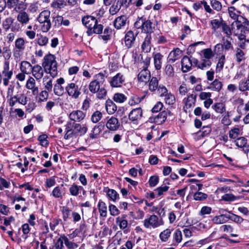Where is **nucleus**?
Segmentation results:
<instances>
[{
	"label": "nucleus",
	"instance_id": "nucleus-1",
	"mask_svg": "<svg viewBox=\"0 0 249 249\" xmlns=\"http://www.w3.org/2000/svg\"><path fill=\"white\" fill-rule=\"evenodd\" d=\"M89 85V89L92 93H96L97 97L99 99L104 98L107 95V91L103 87L105 82V75L101 72L96 74Z\"/></svg>",
	"mask_w": 249,
	"mask_h": 249
},
{
	"label": "nucleus",
	"instance_id": "nucleus-2",
	"mask_svg": "<svg viewBox=\"0 0 249 249\" xmlns=\"http://www.w3.org/2000/svg\"><path fill=\"white\" fill-rule=\"evenodd\" d=\"M42 66L46 73L50 74L53 78L57 75V63L54 55L51 53L46 55L43 59Z\"/></svg>",
	"mask_w": 249,
	"mask_h": 249
},
{
	"label": "nucleus",
	"instance_id": "nucleus-3",
	"mask_svg": "<svg viewBox=\"0 0 249 249\" xmlns=\"http://www.w3.org/2000/svg\"><path fill=\"white\" fill-rule=\"evenodd\" d=\"M134 27L138 29H141L142 32L149 35L154 32L155 28V24L151 20L143 17H139L137 19L134 23Z\"/></svg>",
	"mask_w": 249,
	"mask_h": 249
},
{
	"label": "nucleus",
	"instance_id": "nucleus-4",
	"mask_svg": "<svg viewBox=\"0 0 249 249\" xmlns=\"http://www.w3.org/2000/svg\"><path fill=\"white\" fill-rule=\"evenodd\" d=\"M50 14V11L49 10H44L39 14L37 18V20L40 24L41 30L44 33L49 31L51 27Z\"/></svg>",
	"mask_w": 249,
	"mask_h": 249
},
{
	"label": "nucleus",
	"instance_id": "nucleus-5",
	"mask_svg": "<svg viewBox=\"0 0 249 249\" xmlns=\"http://www.w3.org/2000/svg\"><path fill=\"white\" fill-rule=\"evenodd\" d=\"M25 41L23 37L17 38L15 41V45L13 50V56L16 61L20 60L25 49Z\"/></svg>",
	"mask_w": 249,
	"mask_h": 249
},
{
	"label": "nucleus",
	"instance_id": "nucleus-6",
	"mask_svg": "<svg viewBox=\"0 0 249 249\" xmlns=\"http://www.w3.org/2000/svg\"><path fill=\"white\" fill-rule=\"evenodd\" d=\"M143 223V226L147 229H155L164 224L162 218L158 217L155 214L151 215L145 218Z\"/></svg>",
	"mask_w": 249,
	"mask_h": 249
},
{
	"label": "nucleus",
	"instance_id": "nucleus-7",
	"mask_svg": "<svg viewBox=\"0 0 249 249\" xmlns=\"http://www.w3.org/2000/svg\"><path fill=\"white\" fill-rule=\"evenodd\" d=\"M13 74V71L10 70V63L4 62L1 75L4 86L6 87L8 85L9 80L12 78Z\"/></svg>",
	"mask_w": 249,
	"mask_h": 249
},
{
	"label": "nucleus",
	"instance_id": "nucleus-8",
	"mask_svg": "<svg viewBox=\"0 0 249 249\" xmlns=\"http://www.w3.org/2000/svg\"><path fill=\"white\" fill-rule=\"evenodd\" d=\"M65 89L68 95L75 99H77L81 93V87L74 83L68 84L65 87Z\"/></svg>",
	"mask_w": 249,
	"mask_h": 249
},
{
	"label": "nucleus",
	"instance_id": "nucleus-9",
	"mask_svg": "<svg viewBox=\"0 0 249 249\" xmlns=\"http://www.w3.org/2000/svg\"><path fill=\"white\" fill-rule=\"evenodd\" d=\"M125 82V77L121 72H118L109 81V83L112 88H120Z\"/></svg>",
	"mask_w": 249,
	"mask_h": 249
},
{
	"label": "nucleus",
	"instance_id": "nucleus-10",
	"mask_svg": "<svg viewBox=\"0 0 249 249\" xmlns=\"http://www.w3.org/2000/svg\"><path fill=\"white\" fill-rule=\"evenodd\" d=\"M142 114L141 107L133 109L128 114V119L133 124H138L142 117Z\"/></svg>",
	"mask_w": 249,
	"mask_h": 249
},
{
	"label": "nucleus",
	"instance_id": "nucleus-11",
	"mask_svg": "<svg viewBox=\"0 0 249 249\" xmlns=\"http://www.w3.org/2000/svg\"><path fill=\"white\" fill-rule=\"evenodd\" d=\"M69 118L74 122H81L86 117V113L80 110H74L69 114Z\"/></svg>",
	"mask_w": 249,
	"mask_h": 249
},
{
	"label": "nucleus",
	"instance_id": "nucleus-12",
	"mask_svg": "<svg viewBox=\"0 0 249 249\" xmlns=\"http://www.w3.org/2000/svg\"><path fill=\"white\" fill-rule=\"evenodd\" d=\"M106 126L109 130L115 131L119 128L120 123L117 118L112 116L107 120Z\"/></svg>",
	"mask_w": 249,
	"mask_h": 249
},
{
	"label": "nucleus",
	"instance_id": "nucleus-13",
	"mask_svg": "<svg viewBox=\"0 0 249 249\" xmlns=\"http://www.w3.org/2000/svg\"><path fill=\"white\" fill-rule=\"evenodd\" d=\"M31 74L36 79H41L44 75V69L38 64L33 66Z\"/></svg>",
	"mask_w": 249,
	"mask_h": 249
},
{
	"label": "nucleus",
	"instance_id": "nucleus-14",
	"mask_svg": "<svg viewBox=\"0 0 249 249\" xmlns=\"http://www.w3.org/2000/svg\"><path fill=\"white\" fill-rule=\"evenodd\" d=\"M97 19L93 16H87L83 17L82 19L83 24L88 28L90 29L93 25L96 24Z\"/></svg>",
	"mask_w": 249,
	"mask_h": 249
},
{
	"label": "nucleus",
	"instance_id": "nucleus-15",
	"mask_svg": "<svg viewBox=\"0 0 249 249\" xmlns=\"http://www.w3.org/2000/svg\"><path fill=\"white\" fill-rule=\"evenodd\" d=\"M166 118L167 112L166 111H162L159 113L158 115L150 117L149 120L151 122H153L158 124H160L165 122Z\"/></svg>",
	"mask_w": 249,
	"mask_h": 249
},
{
	"label": "nucleus",
	"instance_id": "nucleus-16",
	"mask_svg": "<svg viewBox=\"0 0 249 249\" xmlns=\"http://www.w3.org/2000/svg\"><path fill=\"white\" fill-rule=\"evenodd\" d=\"M26 87L27 89L32 90V94L34 95L38 93V88L36 86V81L32 77H30L26 81Z\"/></svg>",
	"mask_w": 249,
	"mask_h": 249
},
{
	"label": "nucleus",
	"instance_id": "nucleus-17",
	"mask_svg": "<svg viewBox=\"0 0 249 249\" xmlns=\"http://www.w3.org/2000/svg\"><path fill=\"white\" fill-rule=\"evenodd\" d=\"M136 38V35L132 31H129L125 34L124 37V42L125 46L129 48H131L134 44Z\"/></svg>",
	"mask_w": 249,
	"mask_h": 249
},
{
	"label": "nucleus",
	"instance_id": "nucleus-18",
	"mask_svg": "<svg viewBox=\"0 0 249 249\" xmlns=\"http://www.w3.org/2000/svg\"><path fill=\"white\" fill-rule=\"evenodd\" d=\"M53 23L54 24V27H59L61 25H64L65 26L69 25L70 21L68 19H64L63 17L57 15L55 17H53Z\"/></svg>",
	"mask_w": 249,
	"mask_h": 249
},
{
	"label": "nucleus",
	"instance_id": "nucleus-19",
	"mask_svg": "<svg viewBox=\"0 0 249 249\" xmlns=\"http://www.w3.org/2000/svg\"><path fill=\"white\" fill-rule=\"evenodd\" d=\"M17 20L21 25H26L30 20V16L26 11L20 12L18 14Z\"/></svg>",
	"mask_w": 249,
	"mask_h": 249
},
{
	"label": "nucleus",
	"instance_id": "nucleus-20",
	"mask_svg": "<svg viewBox=\"0 0 249 249\" xmlns=\"http://www.w3.org/2000/svg\"><path fill=\"white\" fill-rule=\"evenodd\" d=\"M127 21V18L125 16L123 15L117 18L114 21V26L117 29H120L124 27Z\"/></svg>",
	"mask_w": 249,
	"mask_h": 249
},
{
	"label": "nucleus",
	"instance_id": "nucleus-21",
	"mask_svg": "<svg viewBox=\"0 0 249 249\" xmlns=\"http://www.w3.org/2000/svg\"><path fill=\"white\" fill-rule=\"evenodd\" d=\"M126 217V215L123 214L121 216H118L116 218V223L121 230L124 231L128 227V223Z\"/></svg>",
	"mask_w": 249,
	"mask_h": 249
},
{
	"label": "nucleus",
	"instance_id": "nucleus-22",
	"mask_svg": "<svg viewBox=\"0 0 249 249\" xmlns=\"http://www.w3.org/2000/svg\"><path fill=\"white\" fill-rule=\"evenodd\" d=\"M33 67L31 63L27 61H22L20 64V70L21 72L26 74H30L32 72Z\"/></svg>",
	"mask_w": 249,
	"mask_h": 249
},
{
	"label": "nucleus",
	"instance_id": "nucleus-23",
	"mask_svg": "<svg viewBox=\"0 0 249 249\" xmlns=\"http://www.w3.org/2000/svg\"><path fill=\"white\" fill-rule=\"evenodd\" d=\"M150 72L147 69L144 68L138 75V80L141 82H146L150 78Z\"/></svg>",
	"mask_w": 249,
	"mask_h": 249
},
{
	"label": "nucleus",
	"instance_id": "nucleus-24",
	"mask_svg": "<svg viewBox=\"0 0 249 249\" xmlns=\"http://www.w3.org/2000/svg\"><path fill=\"white\" fill-rule=\"evenodd\" d=\"M192 68L191 58L188 56H184L181 60V68L183 72L189 71Z\"/></svg>",
	"mask_w": 249,
	"mask_h": 249
},
{
	"label": "nucleus",
	"instance_id": "nucleus-25",
	"mask_svg": "<svg viewBox=\"0 0 249 249\" xmlns=\"http://www.w3.org/2000/svg\"><path fill=\"white\" fill-rule=\"evenodd\" d=\"M103 26L101 24H98V20L96 22V24L93 25L90 29H88L87 33L89 36H91L93 34H100L102 33Z\"/></svg>",
	"mask_w": 249,
	"mask_h": 249
},
{
	"label": "nucleus",
	"instance_id": "nucleus-26",
	"mask_svg": "<svg viewBox=\"0 0 249 249\" xmlns=\"http://www.w3.org/2000/svg\"><path fill=\"white\" fill-rule=\"evenodd\" d=\"M173 243L172 246H176L180 243L182 240V234L179 229H177L173 233L172 235Z\"/></svg>",
	"mask_w": 249,
	"mask_h": 249
},
{
	"label": "nucleus",
	"instance_id": "nucleus-27",
	"mask_svg": "<svg viewBox=\"0 0 249 249\" xmlns=\"http://www.w3.org/2000/svg\"><path fill=\"white\" fill-rule=\"evenodd\" d=\"M72 126L73 133H78L80 136L84 135L88 130L87 127L78 123H73Z\"/></svg>",
	"mask_w": 249,
	"mask_h": 249
},
{
	"label": "nucleus",
	"instance_id": "nucleus-28",
	"mask_svg": "<svg viewBox=\"0 0 249 249\" xmlns=\"http://www.w3.org/2000/svg\"><path fill=\"white\" fill-rule=\"evenodd\" d=\"M181 53V51L178 48L171 51L168 55V61L172 63L174 62L180 58Z\"/></svg>",
	"mask_w": 249,
	"mask_h": 249
},
{
	"label": "nucleus",
	"instance_id": "nucleus-29",
	"mask_svg": "<svg viewBox=\"0 0 249 249\" xmlns=\"http://www.w3.org/2000/svg\"><path fill=\"white\" fill-rule=\"evenodd\" d=\"M65 234H61L59 237L54 241L53 249H64L65 247Z\"/></svg>",
	"mask_w": 249,
	"mask_h": 249
},
{
	"label": "nucleus",
	"instance_id": "nucleus-30",
	"mask_svg": "<svg viewBox=\"0 0 249 249\" xmlns=\"http://www.w3.org/2000/svg\"><path fill=\"white\" fill-rule=\"evenodd\" d=\"M238 89L240 91H249V77L242 79L238 83Z\"/></svg>",
	"mask_w": 249,
	"mask_h": 249
},
{
	"label": "nucleus",
	"instance_id": "nucleus-31",
	"mask_svg": "<svg viewBox=\"0 0 249 249\" xmlns=\"http://www.w3.org/2000/svg\"><path fill=\"white\" fill-rule=\"evenodd\" d=\"M242 18L243 19L242 23L241 22L240 23H236V27L238 30L241 29V32L245 33L246 31L249 30V21L246 18L243 17H242Z\"/></svg>",
	"mask_w": 249,
	"mask_h": 249
},
{
	"label": "nucleus",
	"instance_id": "nucleus-32",
	"mask_svg": "<svg viewBox=\"0 0 249 249\" xmlns=\"http://www.w3.org/2000/svg\"><path fill=\"white\" fill-rule=\"evenodd\" d=\"M151 36L147 35L143 42L142 48L143 52L145 53L149 52L151 50Z\"/></svg>",
	"mask_w": 249,
	"mask_h": 249
},
{
	"label": "nucleus",
	"instance_id": "nucleus-33",
	"mask_svg": "<svg viewBox=\"0 0 249 249\" xmlns=\"http://www.w3.org/2000/svg\"><path fill=\"white\" fill-rule=\"evenodd\" d=\"M228 12L231 18L235 20V23H240V21L238 20L239 15L240 12L237 10L234 7L231 6L228 8Z\"/></svg>",
	"mask_w": 249,
	"mask_h": 249
},
{
	"label": "nucleus",
	"instance_id": "nucleus-34",
	"mask_svg": "<svg viewBox=\"0 0 249 249\" xmlns=\"http://www.w3.org/2000/svg\"><path fill=\"white\" fill-rule=\"evenodd\" d=\"M106 108L109 114H113L117 110V106L110 100L106 101Z\"/></svg>",
	"mask_w": 249,
	"mask_h": 249
},
{
	"label": "nucleus",
	"instance_id": "nucleus-35",
	"mask_svg": "<svg viewBox=\"0 0 249 249\" xmlns=\"http://www.w3.org/2000/svg\"><path fill=\"white\" fill-rule=\"evenodd\" d=\"M222 87V83L216 79L208 87V89L213 91H219Z\"/></svg>",
	"mask_w": 249,
	"mask_h": 249
},
{
	"label": "nucleus",
	"instance_id": "nucleus-36",
	"mask_svg": "<svg viewBox=\"0 0 249 249\" xmlns=\"http://www.w3.org/2000/svg\"><path fill=\"white\" fill-rule=\"evenodd\" d=\"M14 21V19L11 17L6 18L2 22V27L3 29L5 31L7 32L11 29Z\"/></svg>",
	"mask_w": 249,
	"mask_h": 249
},
{
	"label": "nucleus",
	"instance_id": "nucleus-37",
	"mask_svg": "<svg viewBox=\"0 0 249 249\" xmlns=\"http://www.w3.org/2000/svg\"><path fill=\"white\" fill-rule=\"evenodd\" d=\"M228 217L226 214H221L213 217L212 220L215 224H222L228 221Z\"/></svg>",
	"mask_w": 249,
	"mask_h": 249
},
{
	"label": "nucleus",
	"instance_id": "nucleus-38",
	"mask_svg": "<svg viewBox=\"0 0 249 249\" xmlns=\"http://www.w3.org/2000/svg\"><path fill=\"white\" fill-rule=\"evenodd\" d=\"M172 230L170 229H166L161 231L159 238L162 242H167L171 236Z\"/></svg>",
	"mask_w": 249,
	"mask_h": 249
},
{
	"label": "nucleus",
	"instance_id": "nucleus-39",
	"mask_svg": "<svg viewBox=\"0 0 249 249\" xmlns=\"http://www.w3.org/2000/svg\"><path fill=\"white\" fill-rule=\"evenodd\" d=\"M212 108L217 113L222 114L226 111L225 105L223 103L218 102L212 106Z\"/></svg>",
	"mask_w": 249,
	"mask_h": 249
},
{
	"label": "nucleus",
	"instance_id": "nucleus-40",
	"mask_svg": "<svg viewBox=\"0 0 249 249\" xmlns=\"http://www.w3.org/2000/svg\"><path fill=\"white\" fill-rule=\"evenodd\" d=\"M81 190H83V187L81 186H78L75 184H73L69 188L70 194L74 196H76L79 194Z\"/></svg>",
	"mask_w": 249,
	"mask_h": 249
},
{
	"label": "nucleus",
	"instance_id": "nucleus-41",
	"mask_svg": "<svg viewBox=\"0 0 249 249\" xmlns=\"http://www.w3.org/2000/svg\"><path fill=\"white\" fill-rule=\"evenodd\" d=\"M223 19L222 18L220 19H213L211 20L210 25L212 27V29L215 32L221 26H222L224 23H223Z\"/></svg>",
	"mask_w": 249,
	"mask_h": 249
},
{
	"label": "nucleus",
	"instance_id": "nucleus-42",
	"mask_svg": "<svg viewBox=\"0 0 249 249\" xmlns=\"http://www.w3.org/2000/svg\"><path fill=\"white\" fill-rule=\"evenodd\" d=\"M98 207L100 216L102 217H106L107 215V207L106 203L101 200H99Z\"/></svg>",
	"mask_w": 249,
	"mask_h": 249
},
{
	"label": "nucleus",
	"instance_id": "nucleus-43",
	"mask_svg": "<svg viewBox=\"0 0 249 249\" xmlns=\"http://www.w3.org/2000/svg\"><path fill=\"white\" fill-rule=\"evenodd\" d=\"M45 89L48 92H51L53 89V80L48 76H45L43 79Z\"/></svg>",
	"mask_w": 249,
	"mask_h": 249
},
{
	"label": "nucleus",
	"instance_id": "nucleus-44",
	"mask_svg": "<svg viewBox=\"0 0 249 249\" xmlns=\"http://www.w3.org/2000/svg\"><path fill=\"white\" fill-rule=\"evenodd\" d=\"M162 57L163 55L160 53H157L154 55V65L156 70H160L161 68Z\"/></svg>",
	"mask_w": 249,
	"mask_h": 249
},
{
	"label": "nucleus",
	"instance_id": "nucleus-45",
	"mask_svg": "<svg viewBox=\"0 0 249 249\" xmlns=\"http://www.w3.org/2000/svg\"><path fill=\"white\" fill-rule=\"evenodd\" d=\"M62 186L63 184L61 185V186H57L53 188L52 192V195L54 198L58 199H62L63 198V194L61 191Z\"/></svg>",
	"mask_w": 249,
	"mask_h": 249
},
{
	"label": "nucleus",
	"instance_id": "nucleus-46",
	"mask_svg": "<svg viewBox=\"0 0 249 249\" xmlns=\"http://www.w3.org/2000/svg\"><path fill=\"white\" fill-rule=\"evenodd\" d=\"M159 86L158 80L156 77H153L149 83V89L151 91H154L157 89Z\"/></svg>",
	"mask_w": 249,
	"mask_h": 249
},
{
	"label": "nucleus",
	"instance_id": "nucleus-47",
	"mask_svg": "<svg viewBox=\"0 0 249 249\" xmlns=\"http://www.w3.org/2000/svg\"><path fill=\"white\" fill-rule=\"evenodd\" d=\"M236 146L239 147H249L248 145V140L244 137H241L236 139L235 141Z\"/></svg>",
	"mask_w": 249,
	"mask_h": 249
},
{
	"label": "nucleus",
	"instance_id": "nucleus-48",
	"mask_svg": "<svg viewBox=\"0 0 249 249\" xmlns=\"http://www.w3.org/2000/svg\"><path fill=\"white\" fill-rule=\"evenodd\" d=\"M108 197L113 201H115L119 198V195L118 193L113 189H108L107 192Z\"/></svg>",
	"mask_w": 249,
	"mask_h": 249
},
{
	"label": "nucleus",
	"instance_id": "nucleus-49",
	"mask_svg": "<svg viewBox=\"0 0 249 249\" xmlns=\"http://www.w3.org/2000/svg\"><path fill=\"white\" fill-rule=\"evenodd\" d=\"M144 96L142 97H139L137 95H133L131 96L128 104L130 106H134L135 105L139 104L143 99Z\"/></svg>",
	"mask_w": 249,
	"mask_h": 249
},
{
	"label": "nucleus",
	"instance_id": "nucleus-50",
	"mask_svg": "<svg viewBox=\"0 0 249 249\" xmlns=\"http://www.w3.org/2000/svg\"><path fill=\"white\" fill-rule=\"evenodd\" d=\"M65 245L67 249H76L78 245L73 241H70L67 236L65 235Z\"/></svg>",
	"mask_w": 249,
	"mask_h": 249
},
{
	"label": "nucleus",
	"instance_id": "nucleus-51",
	"mask_svg": "<svg viewBox=\"0 0 249 249\" xmlns=\"http://www.w3.org/2000/svg\"><path fill=\"white\" fill-rule=\"evenodd\" d=\"M103 115L101 111L96 110L91 115L90 120L93 123H98L102 118Z\"/></svg>",
	"mask_w": 249,
	"mask_h": 249
},
{
	"label": "nucleus",
	"instance_id": "nucleus-52",
	"mask_svg": "<svg viewBox=\"0 0 249 249\" xmlns=\"http://www.w3.org/2000/svg\"><path fill=\"white\" fill-rule=\"evenodd\" d=\"M212 65V61L211 60L202 58L201 62L198 65V68L201 70L210 67Z\"/></svg>",
	"mask_w": 249,
	"mask_h": 249
},
{
	"label": "nucleus",
	"instance_id": "nucleus-53",
	"mask_svg": "<svg viewBox=\"0 0 249 249\" xmlns=\"http://www.w3.org/2000/svg\"><path fill=\"white\" fill-rule=\"evenodd\" d=\"M225 63V56L224 55H222L219 58L216 67V72H220L223 68L224 65Z\"/></svg>",
	"mask_w": 249,
	"mask_h": 249
},
{
	"label": "nucleus",
	"instance_id": "nucleus-54",
	"mask_svg": "<svg viewBox=\"0 0 249 249\" xmlns=\"http://www.w3.org/2000/svg\"><path fill=\"white\" fill-rule=\"evenodd\" d=\"M235 56L236 60L238 63H240L245 59V53L239 48L236 49Z\"/></svg>",
	"mask_w": 249,
	"mask_h": 249
},
{
	"label": "nucleus",
	"instance_id": "nucleus-55",
	"mask_svg": "<svg viewBox=\"0 0 249 249\" xmlns=\"http://www.w3.org/2000/svg\"><path fill=\"white\" fill-rule=\"evenodd\" d=\"M126 99V96L124 94L121 93H116L113 96L114 101L119 103H124Z\"/></svg>",
	"mask_w": 249,
	"mask_h": 249
},
{
	"label": "nucleus",
	"instance_id": "nucleus-56",
	"mask_svg": "<svg viewBox=\"0 0 249 249\" xmlns=\"http://www.w3.org/2000/svg\"><path fill=\"white\" fill-rule=\"evenodd\" d=\"M26 8L27 5L26 4H25L23 1H19V2H18L15 7L14 8V10L18 14L20 12H25Z\"/></svg>",
	"mask_w": 249,
	"mask_h": 249
},
{
	"label": "nucleus",
	"instance_id": "nucleus-57",
	"mask_svg": "<svg viewBox=\"0 0 249 249\" xmlns=\"http://www.w3.org/2000/svg\"><path fill=\"white\" fill-rule=\"evenodd\" d=\"M18 31V29L12 27L11 28V31L12 32L8 33L6 36V40L8 43H12L15 38L16 35L14 33V32H17Z\"/></svg>",
	"mask_w": 249,
	"mask_h": 249
},
{
	"label": "nucleus",
	"instance_id": "nucleus-58",
	"mask_svg": "<svg viewBox=\"0 0 249 249\" xmlns=\"http://www.w3.org/2000/svg\"><path fill=\"white\" fill-rule=\"evenodd\" d=\"M16 95L17 96L18 103L23 105H25L27 104V97L25 94L19 92Z\"/></svg>",
	"mask_w": 249,
	"mask_h": 249
},
{
	"label": "nucleus",
	"instance_id": "nucleus-59",
	"mask_svg": "<svg viewBox=\"0 0 249 249\" xmlns=\"http://www.w3.org/2000/svg\"><path fill=\"white\" fill-rule=\"evenodd\" d=\"M195 102V96L193 94H191L188 96L185 101V107L188 108L192 107Z\"/></svg>",
	"mask_w": 249,
	"mask_h": 249
},
{
	"label": "nucleus",
	"instance_id": "nucleus-60",
	"mask_svg": "<svg viewBox=\"0 0 249 249\" xmlns=\"http://www.w3.org/2000/svg\"><path fill=\"white\" fill-rule=\"evenodd\" d=\"M203 58L209 59L214 56V53L210 48L205 49L202 50Z\"/></svg>",
	"mask_w": 249,
	"mask_h": 249
},
{
	"label": "nucleus",
	"instance_id": "nucleus-61",
	"mask_svg": "<svg viewBox=\"0 0 249 249\" xmlns=\"http://www.w3.org/2000/svg\"><path fill=\"white\" fill-rule=\"evenodd\" d=\"M65 5L64 0H56L51 3V7L55 9H62Z\"/></svg>",
	"mask_w": 249,
	"mask_h": 249
},
{
	"label": "nucleus",
	"instance_id": "nucleus-62",
	"mask_svg": "<svg viewBox=\"0 0 249 249\" xmlns=\"http://www.w3.org/2000/svg\"><path fill=\"white\" fill-rule=\"evenodd\" d=\"M169 189V187L166 185H162L155 190V191L157 193V196H160L164 195V193L166 192Z\"/></svg>",
	"mask_w": 249,
	"mask_h": 249
},
{
	"label": "nucleus",
	"instance_id": "nucleus-63",
	"mask_svg": "<svg viewBox=\"0 0 249 249\" xmlns=\"http://www.w3.org/2000/svg\"><path fill=\"white\" fill-rule=\"evenodd\" d=\"M229 137L232 139H235L240 134V129L238 127H234L231 129L229 132Z\"/></svg>",
	"mask_w": 249,
	"mask_h": 249
},
{
	"label": "nucleus",
	"instance_id": "nucleus-64",
	"mask_svg": "<svg viewBox=\"0 0 249 249\" xmlns=\"http://www.w3.org/2000/svg\"><path fill=\"white\" fill-rule=\"evenodd\" d=\"M164 101L166 104L168 105H173L175 103V97L171 93L169 92L164 96Z\"/></svg>",
	"mask_w": 249,
	"mask_h": 249
}]
</instances>
